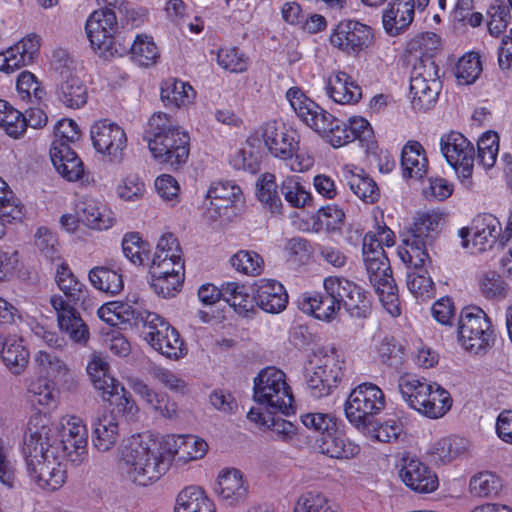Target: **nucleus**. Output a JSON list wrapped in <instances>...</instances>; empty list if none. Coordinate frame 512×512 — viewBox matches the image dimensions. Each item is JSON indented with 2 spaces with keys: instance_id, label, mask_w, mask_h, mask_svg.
Instances as JSON below:
<instances>
[{
  "instance_id": "obj_1",
  "label": "nucleus",
  "mask_w": 512,
  "mask_h": 512,
  "mask_svg": "<svg viewBox=\"0 0 512 512\" xmlns=\"http://www.w3.org/2000/svg\"><path fill=\"white\" fill-rule=\"evenodd\" d=\"M52 428L42 425L28 428L24 437L23 454L27 473L40 488L54 491L66 480V471L59 461V446Z\"/></svg>"
},
{
  "instance_id": "obj_2",
  "label": "nucleus",
  "mask_w": 512,
  "mask_h": 512,
  "mask_svg": "<svg viewBox=\"0 0 512 512\" xmlns=\"http://www.w3.org/2000/svg\"><path fill=\"white\" fill-rule=\"evenodd\" d=\"M143 138L153 158L160 164H168L177 170L187 162L190 153L189 134L176 125L168 114L154 113L148 121Z\"/></svg>"
},
{
  "instance_id": "obj_3",
  "label": "nucleus",
  "mask_w": 512,
  "mask_h": 512,
  "mask_svg": "<svg viewBox=\"0 0 512 512\" xmlns=\"http://www.w3.org/2000/svg\"><path fill=\"white\" fill-rule=\"evenodd\" d=\"M55 281L66 298L61 295H53L50 298V303L57 314L58 326L73 341L85 343L89 338V330L76 311L75 305L84 298L86 286L64 262L57 268Z\"/></svg>"
},
{
  "instance_id": "obj_4",
  "label": "nucleus",
  "mask_w": 512,
  "mask_h": 512,
  "mask_svg": "<svg viewBox=\"0 0 512 512\" xmlns=\"http://www.w3.org/2000/svg\"><path fill=\"white\" fill-rule=\"evenodd\" d=\"M286 98L298 118L323 135L333 147H342L352 142L353 132L349 129L348 122H344L324 110L308 98L300 88L288 89Z\"/></svg>"
},
{
  "instance_id": "obj_5",
  "label": "nucleus",
  "mask_w": 512,
  "mask_h": 512,
  "mask_svg": "<svg viewBox=\"0 0 512 512\" xmlns=\"http://www.w3.org/2000/svg\"><path fill=\"white\" fill-rule=\"evenodd\" d=\"M122 471L131 482L147 486L160 479L169 468L162 442L149 440L147 442L134 439L122 453Z\"/></svg>"
},
{
  "instance_id": "obj_6",
  "label": "nucleus",
  "mask_w": 512,
  "mask_h": 512,
  "mask_svg": "<svg viewBox=\"0 0 512 512\" xmlns=\"http://www.w3.org/2000/svg\"><path fill=\"white\" fill-rule=\"evenodd\" d=\"M254 400L266 407L270 414L293 412V395L286 375L275 367H266L254 378Z\"/></svg>"
},
{
  "instance_id": "obj_7",
  "label": "nucleus",
  "mask_w": 512,
  "mask_h": 512,
  "mask_svg": "<svg viewBox=\"0 0 512 512\" xmlns=\"http://www.w3.org/2000/svg\"><path fill=\"white\" fill-rule=\"evenodd\" d=\"M386 405L384 392L375 384L365 382L349 394L344 411L347 420L360 431H369L374 426L375 416Z\"/></svg>"
},
{
  "instance_id": "obj_8",
  "label": "nucleus",
  "mask_w": 512,
  "mask_h": 512,
  "mask_svg": "<svg viewBox=\"0 0 512 512\" xmlns=\"http://www.w3.org/2000/svg\"><path fill=\"white\" fill-rule=\"evenodd\" d=\"M106 6L94 11L86 21V33L91 47L100 57L109 58L121 55L123 51L116 47L114 32L117 29V18L112 7L120 0H98Z\"/></svg>"
},
{
  "instance_id": "obj_9",
  "label": "nucleus",
  "mask_w": 512,
  "mask_h": 512,
  "mask_svg": "<svg viewBox=\"0 0 512 512\" xmlns=\"http://www.w3.org/2000/svg\"><path fill=\"white\" fill-rule=\"evenodd\" d=\"M457 334L462 347L474 354L485 351L495 341L489 317L477 306H467L462 309Z\"/></svg>"
},
{
  "instance_id": "obj_10",
  "label": "nucleus",
  "mask_w": 512,
  "mask_h": 512,
  "mask_svg": "<svg viewBox=\"0 0 512 512\" xmlns=\"http://www.w3.org/2000/svg\"><path fill=\"white\" fill-rule=\"evenodd\" d=\"M438 72L431 57H418L413 64L409 94L415 111H427L437 101L441 88Z\"/></svg>"
},
{
  "instance_id": "obj_11",
  "label": "nucleus",
  "mask_w": 512,
  "mask_h": 512,
  "mask_svg": "<svg viewBox=\"0 0 512 512\" xmlns=\"http://www.w3.org/2000/svg\"><path fill=\"white\" fill-rule=\"evenodd\" d=\"M440 150L447 163L455 170L461 183L472 188V174L475 161L473 144L461 133L451 131L440 138Z\"/></svg>"
},
{
  "instance_id": "obj_12",
  "label": "nucleus",
  "mask_w": 512,
  "mask_h": 512,
  "mask_svg": "<svg viewBox=\"0 0 512 512\" xmlns=\"http://www.w3.org/2000/svg\"><path fill=\"white\" fill-rule=\"evenodd\" d=\"M146 324L142 328L144 340L163 356L178 360L187 353L184 341L179 332L160 315L154 313L146 316Z\"/></svg>"
},
{
  "instance_id": "obj_13",
  "label": "nucleus",
  "mask_w": 512,
  "mask_h": 512,
  "mask_svg": "<svg viewBox=\"0 0 512 512\" xmlns=\"http://www.w3.org/2000/svg\"><path fill=\"white\" fill-rule=\"evenodd\" d=\"M328 286L329 294L336 298L338 306L355 318H365L370 313V301L365 290L344 277L329 276L323 281Z\"/></svg>"
},
{
  "instance_id": "obj_14",
  "label": "nucleus",
  "mask_w": 512,
  "mask_h": 512,
  "mask_svg": "<svg viewBox=\"0 0 512 512\" xmlns=\"http://www.w3.org/2000/svg\"><path fill=\"white\" fill-rule=\"evenodd\" d=\"M374 42L370 26L357 20H342L332 30L330 43L341 52L356 56Z\"/></svg>"
},
{
  "instance_id": "obj_15",
  "label": "nucleus",
  "mask_w": 512,
  "mask_h": 512,
  "mask_svg": "<svg viewBox=\"0 0 512 512\" xmlns=\"http://www.w3.org/2000/svg\"><path fill=\"white\" fill-rule=\"evenodd\" d=\"M471 232V253H481L491 249L502 236L499 220L489 213L477 215L472 221L471 228L463 227L458 231V236L462 239L461 245L465 249L470 247L468 237Z\"/></svg>"
},
{
  "instance_id": "obj_16",
  "label": "nucleus",
  "mask_w": 512,
  "mask_h": 512,
  "mask_svg": "<svg viewBox=\"0 0 512 512\" xmlns=\"http://www.w3.org/2000/svg\"><path fill=\"white\" fill-rule=\"evenodd\" d=\"M93 147L98 153L109 156L111 160L122 158L127 146V136L124 129L109 120H99L90 129Z\"/></svg>"
},
{
  "instance_id": "obj_17",
  "label": "nucleus",
  "mask_w": 512,
  "mask_h": 512,
  "mask_svg": "<svg viewBox=\"0 0 512 512\" xmlns=\"http://www.w3.org/2000/svg\"><path fill=\"white\" fill-rule=\"evenodd\" d=\"M260 133L266 148L276 158L288 160L299 150L298 134L282 123L269 121L260 127Z\"/></svg>"
},
{
  "instance_id": "obj_18",
  "label": "nucleus",
  "mask_w": 512,
  "mask_h": 512,
  "mask_svg": "<svg viewBox=\"0 0 512 512\" xmlns=\"http://www.w3.org/2000/svg\"><path fill=\"white\" fill-rule=\"evenodd\" d=\"M399 477L407 487L418 493H431L438 487L436 474L410 454L402 457Z\"/></svg>"
},
{
  "instance_id": "obj_19",
  "label": "nucleus",
  "mask_w": 512,
  "mask_h": 512,
  "mask_svg": "<svg viewBox=\"0 0 512 512\" xmlns=\"http://www.w3.org/2000/svg\"><path fill=\"white\" fill-rule=\"evenodd\" d=\"M41 38L35 33L28 34L14 46L0 53V71L13 73L31 64L39 52Z\"/></svg>"
},
{
  "instance_id": "obj_20",
  "label": "nucleus",
  "mask_w": 512,
  "mask_h": 512,
  "mask_svg": "<svg viewBox=\"0 0 512 512\" xmlns=\"http://www.w3.org/2000/svg\"><path fill=\"white\" fill-rule=\"evenodd\" d=\"M253 305L266 313L278 314L288 304V294L284 286L273 279H260L254 284Z\"/></svg>"
},
{
  "instance_id": "obj_21",
  "label": "nucleus",
  "mask_w": 512,
  "mask_h": 512,
  "mask_svg": "<svg viewBox=\"0 0 512 512\" xmlns=\"http://www.w3.org/2000/svg\"><path fill=\"white\" fill-rule=\"evenodd\" d=\"M323 292H304L296 300L297 307L305 314L318 320L330 322L340 311L336 298L329 294L328 286H323Z\"/></svg>"
},
{
  "instance_id": "obj_22",
  "label": "nucleus",
  "mask_w": 512,
  "mask_h": 512,
  "mask_svg": "<svg viewBox=\"0 0 512 512\" xmlns=\"http://www.w3.org/2000/svg\"><path fill=\"white\" fill-rule=\"evenodd\" d=\"M207 198L210 201L207 210L212 219L229 218L233 205L242 198V190L232 182H218L211 185L207 191Z\"/></svg>"
},
{
  "instance_id": "obj_23",
  "label": "nucleus",
  "mask_w": 512,
  "mask_h": 512,
  "mask_svg": "<svg viewBox=\"0 0 512 512\" xmlns=\"http://www.w3.org/2000/svg\"><path fill=\"white\" fill-rule=\"evenodd\" d=\"M247 482L242 473L237 469L223 471L218 477L216 492L222 502L228 506H236L243 503L249 493Z\"/></svg>"
},
{
  "instance_id": "obj_24",
  "label": "nucleus",
  "mask_w": 512,
  "mask_h": 512,
  "mask_svg": "<svg viewBox=\"0 0 512 512\" xmlns=\"http://www.w3.org/2000/svg\"><path fill=\"white\" fill-rule=\"evenodd\" d=\"M165 452L188 462L202 458L208 449L207 443L194 435H171L163 439Z\"/></svg>"
},
{
  "instance_id": "obj_25",
  "label": "nucleus",
  "mask_w": 512,
  "mask_h": 512,
  "mask_svg": "<svg viewBox=\"0 0 512 512\" xmlns=\"http://www.w3.org/2000/svg\"><path fill=\"white\" fill-rule=\"evenodd\" d=\"M414 0H391L382 16L383 27L390 36L403 33L414 19Z\"/></svg>"
},
{
  "instance_id": "obj_26",
  "label": "nucleus",
  "mask_w": 512,
  "mask_h": 512,
  "mask_svg": "<svg viewBox=\"0 0 512 512\" xmlns=\"http://www.w3.org/2000/svg\"><path fill=\"white\" fill-rule=\"evenodd\" d=\"M50 157L57 172L66 180L73 182L83 176V163L70 145L63 143L52 144Z\"/></svg>"
},
{
  "instance_id": "obj_27",
  "label": "nucleus",
  "mask_w": 512,
  "mask_h": 512,
  "mask_svg": "<svg viewBox=\"0 0 512 512\" xmlns=\"http://www.w3.org/2000/svg\"><path fill=\"white\" fill-rule=\"evenodd\" d=\"M317 442L319 451L331 458L351 459L360 452V446L349 440L337 426L321 435Z\"/></svg>"
},
{
  "instance_id": "obj_28",
  "label": "nucleus",
  "mask_w": 512,
  "mask_h": 512,
  "mask_svg": "<svg viewBox=\"0 0 512 512\" xmlns=\"http://www.w3.org/2000/svg\"><path fill=\"white\" fill-rule=\"evenodd\" d=\"M327 95L336 103L353 104L362 97L361 87L345 72H336L329 76L326 84Z\"/></svg>"
},
{
  "instance_id": "obj_29",
  "label": "nucleus",
  "mask_w": 512,
  "mask_h": 512,
  "mask_svg": "<svg viewBox=\"0 0 512 512\" xmlns=\"http://www.w3.org/2000/svg\"><path fill=\"white\" fill-rule=\"evenodd\" d=\"M344 178L350 190L363 202L374 204L379 200L380 190L377 183L363 169L346 166Z\"/></svg>"
},
{
  "instance_id": "obj_30",
  "label": "nucleus",
  "mask_w": 512,
  "mask_h": 512,
  "mask_svg": "<svg viewBox=\"0 0 512 512\" xmlns=\"http://www.w3.org/2000/svg\"><path fill=\"white\" fill-rule=\"evenodd\" d=\"M402 175L405 179H422L428 171V159L423 146L417 141H408L401 152Z\"/></svg>"
},
{
  "instance_id": "obj_31",
  "label": "nucleus",
  "mask_w": 512,
  "mask_h": 512,
  "mask_svg": "<svg viewBox=\"0 0 512 512\" xmlns=\"http://www.w3.org/2000/svg\"><path fill=\"white\" fill-rule=\"evenodd\" d=\"M87 373L104 400L119 394L121 384L110 374L108 363L100 356H94L88 363Z\"/></svg>"
},
{
  "instance_id": "obj_32",
  "label": "nucleus",
  "mask_w": 512,
  "mask_h": 512,
  "mask_svg": "<svg viewBox=\"0 0 512 512\" xmlns=\"http://www.w3.org/2000/svg\"><path fill=\"white\" fill-rule=\"evenodd\" d=\"M78 219L87 227L95 230H107L114 225L113 212L95 200L81 202L76 211Z\"/></svg>"
},
{
  "instance_id": "obj_33",
  "label": "nucleus",
  "mask_w": 512,
  "mask_h": 512,
  "mask_svg": "<svg viewBox=\"0 0 512 512\" xmlns=\"http://www.w3.org/2000/svg\"><path fill=\"white\" fill-rule=\"evenodd\" d=\"M118 423L115 415L103 413L93 422L92 441L94 447L101 452L111 449L117 440Z\"/></svg>"
},
{
  "instance_id": "obj_34",
  "label": "nucleus",
  "mask_w": 512,
  "mask_h": 512,
  "mask_svg": "<svg viewBox=\"0 0 512 512\" xmlns=\"http://www.w3.org/2000/svg\"><path fill=\"white\" fill-rule=\"evenodd\" d=\"M174 512H216L213 502L196 486L184 488L176 498Z\"/></svg>"
},
{
  "instance_id": "obj_35",
  "label": "nucleus",
  "mask_w": 512,
  "mask_h": 512,
  "mask_svg": "<svg viewBox=\"0 0 512 512\" xmlns=\"http://www.w3.org/2000/svg\"><path fill=\"white\" fill-rule=\"evenodd\" d=\"M194 97L193 87L181 80L168 79L161 86V100L166 107H186L192 103Z\"/></svg>"
},
{
  "instance_id": "obj_36",
  "label": "nucleus",
  "mask_w": 512,
  "mask_h": 512,
  "mask_svg": "<svg viewBox=\"0 0 512 512\" xmlns=\"http://www.w3.org/2000/svg\"><path fill=\"white\" fill-rule=\"evenodd\" d=\"M222 299L239 315L248 317L254 312L253 295L244 284L226 282L221 285Z\"/></svg>"
},
{
  "instance_id": "obj_37",
  "label": "nucleus",
  "mask_w": 512,
  "mask_h": 512,
  "mask_svg": "<svg viewBox=\"0 0 512 512\" xmlns=\"http://www.w3.org/2000/svg\"><path fill=\"white\" fill-rule=\"evenodd\" d=\"M116 47L123 51L122 56L129 48L133 61L140 66L148 67L156 63L159 58V50L153 41V38L147 35H137L132 43L122 47L116 43Z\"/></svg>"
},
{
  "instance_id": "obj_38",
  "label": "nucleus",
  "mask_w": 512,
  "mask_h": 512,
  "mask_svg": "<svg viewBox=\"0 0 512 512\" xmlns=\"http://www.w3.org/2000/svg\"><path fill=\"white\" fill-rule=\"evenodd\" d=\"M1 357L12 374L20 375L27 367L29 351L22 339L10 337L4 343Z\"/></svg>"
},
{
  "instance_id": "obj_39",
  "label": "nucleus",
  "mask_w": 512,
  "mask_h": 512,
  "mask_svg": "<svg viewBox=\"0 0 512 512\" xmlns=\"http://www.w3.org/2000/svg\"><path fill=\"white\" fill-rule=\"evenodd\" d=\"M59 85L57 96L66 107L77 109L87 102V88L83 81L74 75L64 76Z\"/></svg>"
},
{
  "instance_id": "obj_40",
  "label": "nucleus",
  "mask_w": 512,
  "mask_h": 512,
  "mask_svg": "<svg viewBox=\"0 0 512 512\" xmlns=\"http://www.w3.org/2000/svg\"><path fill=\"white\" fill-rule=\"evenodd\" d=\"M88 277L96 289L111 295L118 294L124 287L122 275L106 266L92 268Z\"/></svg>"
},
{
  "instance_id": "obj_41",
  "label": "nucleus",
  "mask_w": 512,
  "mask_h": 512,
  "mask_svg": "<svg viewBox=\"0 0 512 512\" xmlns=\"http://www.w3.org/2000/svg\"><path fill=\"white\" fill-rule=\"evenodd\" d=\"M316 358L315 367L318 369V373L324 379H328V376L332 375L334 381V388L337 383L343 377V361L341 356L335 348L329 350H319L315 355Z\"/></svg>"
},
{
  "instance_id": "obj_42",
  "label": "nucleus",
  "mask_w": 512,
  "mask_h": 512,
  "mask_svg": "<svg viewBox=\"0 0 512 512\" xmlns=\"http://www.w3.org/2000/svg\"><path fill=\"white\" fill-rule=\"evenodd\" d=\"M466 450V441L460 437H446L436 441L429 450L435 463H448Z\"/></svg>"
},
{
  "instance_id": "obj_43",
  "label": "nucleus",
  "mask_w": 512,
  "mask_h": 512,
  "mask_svg": "<svg viewBox=\"0 0 512 512\" xmlns=\"http://www.w3.org/2000/svg\"><path fill=\"white\" fill-rule=\"evenodd\" d=\"M256 197L272 214H281L283 205L277 192V184L273 174H263L258 180Z\"/></svg>"
},
{
  "instance_id": "obj_44",
  "label": "nucleus",
  "mask_w": 512,
  "mask_h": 512,
  "mask_svg": "<svg viewBox=\"0 0 512 512\" xmlns=\"http://www.w3.org/2000/svg\"><path fill=\"white\" fill-rule=\"evenodd\" d=\"M0 127L7 135L17 139L26 131V116L7 101L0 99Z\"/></svg>"
},
{
  "instance_id": "obj_45",
  "label": "nucleus",
  "mask_w": 512,
  "mask_h": 512,
  "mask_svg": "<svg viewBox=\"0 0 512 512\" xmlns=\"http://www.w3.org/2000/svg\"><path fill=\"white\" fill-rule=\"evenodd\" d=\"M441 217L437 213H422L415 219L406 239H415L417 243L430 244L433 233L437 231Z\"/></svg>"
},
{
  "instance_id": "obj_46",
  "label": "nucleus",
  "mask_w": 512,
  "mask_h": 512,
  "mask_svg": "<svg viewBox=\"0 0 512 512\" xmlns=\"http://www.w3.org/2000/svg\"><path fill=\"white\" fill-rule=\"evenodd\" d=\"M482 63L476 52H469L463 55L455 66L454 75L460 85H471L480 76Z\"/></svg>"
},
{
  "instance_id": "obj_47",
  "label": "nucleus",
  "mask_w": 512,
  "mask_h": 512,
  "mask_svg": "<svg viewBox=\"0 0 512 512\" xmlns=\"http://www.w3.org/2000/svg\"><path fill=\"white\" fill-rule=\"evenodd\" d=\"M379 296V299L387 312L397 317L401 314L399 306L398 288L392 273L379 279V283H371Z\"/></svg>"
},
{
  "instance_id": "obj_48",
  "label": "nucleus",
  "mask_w": 512,
  "mask_h": 512,
  "mask_svg": "<svg viewBox=\"0 0 512 512\" xmlns=\"http://www.w3.org/2000/svg\"><path fill=\"white\" fill-rule=\"evenodd\" d=\"M124 256L135 265H147L150 261L149 244L138 233H128L122 239Z\"/></svg>"
},
{
  "instance_id": "obj_49",
  "label": "nucleus",
  "mask_w": 512,
  "mask_h": 512,
  "mask_svg": "<svg viewBox=\"0 0 512 512\" xmlns=\"http://www.w3.org/2000/svg\"><path fill=\"white\" fill-rule=\"evenodd\" d=\"M433 385L429 399L424 406L423 415L431 419H438L451 409L452 398L450 393L439 384L433 383Z\"/></svg>"
},
{
  "instance_id": "obj_50",
  "label": "nucleus",
  "mask_w": 512,
  "mask_h": 512,
  "mask_svg": "<svg viewBox=\"0 0 512 512\" xmlns=\"http://www.w3.org/2000/svg\"><path fill=\"white\" fill-rule=\"evenodd\" d=\"M298 176H289L281 184V193L285 200L295 208L311 206L312 195L300 183Z\"/></svg>"
},
{
  "instance_id": "obj_51",
  "label": "nucleus",
  "mask_w": 512,
  "mask_h": 512,
  "mask_svg": "<svg viewBox=\"0 0 512 512\" xmlns=\"http://www.w3.org/2000/svg\"><path fill=\"white\" fill-rule=\"evenodd\" d=\"M415 239H403L404 252H400L402 260L408 264L409 271L424 273L427 271L425 265L430 260L426 245L417 243Z\"/></svg>"
},
{
  "instance_id": "obj_52",
  "label": "nucleus",
  "mask_w": 512,
  "mask_h": 512,
  "mask_svg": "<svg viewBox=\"0 0 512 512\" xmlns=\"http://www.w3.org/2000/svg\"><path fill=\"white\" fill-rule=\"evenodd\" d=\"M52 432L57 438V443H55V446H59L60 448V462L65 459L71 464L77 466L80 465L87 458L88 440L84 439V441H81L82 443H80L77 439L74 440L70 438H59L56 431H54L53 429Z\"/></svg>"
},
{
  "instance_id": "obj_53",
  "label": "nucleus",
  "mask_w": 512,
  "mask_h": 512,
  "mask_svg": "<svg viewBox=\"0 0 512 512\" xmlns=\"http://www.w3.org/2000/svg\"><path fill=\"white\" fill-rule=\"evenodd\" d=\"M29 400L33 404L43 407H51L56 404L58 391L54 384L46 378H37L29 383L27 387Z\"/></svg>"
},
{
  "instance_id": "obj_54",
  "label": "nucleus",
  "mask_w": 512,
  "mask_h": 512,
  "mask_svg": "<svg viewBox=\"0 0 512 512\" xmlns=\"http://www.w3.org/2000/svg\"><path fill=\"white\" fill-rule=\"evenodd\" d=\"M477 162L485 170L494 167L499 152V136L495 132H485L477 142Z\"/></svg>"
},
{
  "instance_id": "obj_55",
  "label": "nucleus",
  "mask_w": 512,
  "mask_h": 512,
  "mask_svg": "<svg viewBox=\"0 0 512 512\" xmlns=\"http://www.w3.org/2000/svg\"><path fill=\"white\" fill-rule=\"evenodd\" d=\"M230 263L236 271L248 276H258L264 268L261 255L250 250H239L231 256Z\"/></svg>"
},
{
  "instance_id": "obj_56",
  "label": "nucleus",
  "mask_w": 512,
  "mask_h": 512,
  "mask_svg": "<svg viewBox=\"0 0 512 512\" xmlns=\"http://www.w3.org/2000/svg\"><path fill=\"white\" fill-rule=\"evenodd\" d=\"M470 492L478 497L495 496L502 488L501 479L489 471L480 472L470 479Z\"/></svg>"
},
{
  "instance_id": "obj_57",
  "label": "nucleus",
  "mask_w": 512,
  "mask_h": 512,
  "mask_svg": "<svg viewBox=\"0 0 512 512\" xmlns=\"http://www.w3.org/2000/svg\"><path fill=\"white\" fill-rule=\"evenodd\" d=\"M479 289L482 296L488 300H501L508 294L506 282L495 271H488L480 276Z\"/></svg>"
},
{
  "instance_id": "obj_58",
  "label": "nucleus",
  "mask_w": 512,
  "mask_h": 512,
  "mask_svg": "<svg viewBox=\"0 0 512 512\" xmlns=\"http://www.w3.org/2000/svg\"><path fill=\"white\" fill-rule=\"evenodd\" d=\"M112 308L114 313H116V321L134 326L142 325V328L146 324V316L154 314V312L140 309L137 303L130 304L128 302L113 301ZM147 320L149 319L147 318Z\"/></svg>"
},
{
  "instance_id": "obj_59",
  "label": "nucleus",
  "mask_w": 512,
  "mask_h": 512,
  "mask_svg": "<svg viewBox=\"0 0 512 512\" xmlns=\"http://www.w3.org/2000/svg\"><path fill=\"white\" fill-rule=\"evenodd\" d=\"M398 388L405 403L411 407L413 403L418 404L419 394L430 391V382L414 375H404L399 379Z\"/></svg>"
},
{
  "instance_id": "obj_60",
  "label": "nucleus",
  "mask_w": 512,
  "mask_h": 512,
  "mask_svg": "<svg viewBox=\"0 0 512 512\" xmlns=\"http://www.w3.org/2000/svg\"><path fill=\"white\" fill-rule=\"evenodd\" d=\"M383 364L398 368L404 361L403 346L392 336H384L377 347Z\"/></svg>"
},
{
  "instance_id": "obj_61",
  "label": "nucleus",
  "mask_w": 512,
  "mask_h": 512,
  "mask_svg": "<svg viewBox=\"0 0 512 512\" xmlns=\"http://www.w3.org/2000/svg\"><path fill=\"white\" fill-rule=\"evenodd\" d=\"M35 361L47 376L52 377L57 381L65 380L68 375L67 365L54 353L39 351L35 355Z\"/></svg>"
},
{
  "instance_id": "obj_62",
  "label": "nucleus",
  "mask_w": 512,
  "mask_h": 512,
  "mask_svg": "<svg viewBox=\"0 0 512 512\" xmlns=\"http://www.w3.org/2000/svg\"><path fill=\"white\" fill-rule=\"evenodd\" d=\"M217 63L227 71L242 73L247 70L249 60L239 49L231 47L219 49L217 53Z\"/></svg>"
},
{
  "instance_id": "obj_63",
  "label": "nucleus",
  "mask_w": 512,
  "mask_h": 512,
  "mask_svg": "<svg viewBox=\"0 0 512 512\" xmlns=\"http://www.w3.org/2000/svg\"><path fill=\"white\" fill-rule=\"evenodd\" d=\"M294 512H335L327 498L320 492L307 491L301 494L294 505Z\"/></svg>"
},
{
  "instance_id": "obj_64",
  "label": "nucleus",
  "mask_w": 512,
  "mask_h": 512,
  "mask_svg": "<svg viewBox=\"0 0 512 512\" xmlns=\"http://www.w3.org/2000/svg\"><path fill=\"white\" fill-rule=\"evenodd\" d=\"M440 39L433 32H424L415 35L407 43V51L419 53V57H433V52L439 47Z\"/></svg>"
}]
</instances>
